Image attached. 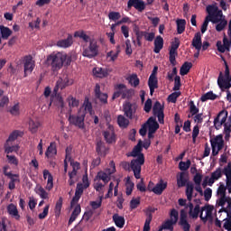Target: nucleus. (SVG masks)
Wrapping results in <instances>:
<instances>
[{"mask_svg": "<svg viewBox=\"0 0 231 231\" xmlns=\"http://www.w3.org/2000/svg\"><path fill=\"white\" fill-rule=\"evenodd\" d=\"M223 175H226V183L227 191L228 194H231V162H228L223 169L221 167L217 168L216 171L211 173V176L208 179V186L212 187L217 180L223 177Z\"/></svg>", "mask_w": 231, "mask_h": 231, "instance_id": "obj_1", "label": "nucleus"}, {"mask_svg": "<svg viewBox=\"0 0 231 231\" xmlns=\"http://www.w3.org/2000/svg\"><path fill=\"white\" fill-rule=\"evenodd\" d=\"M63 54L60 52L52 53L46 58L47 65L51 66L52 71H59L62 68Z\"/></svg>", "mask_w": 231, "mask_h": 231, "instance_id": "obj_2", "label": "nucleus"}, {"mask_svg": "<svg viewBox=\"0 0 231 231\" xmlns=\"http://www.w3.org/2000/svg\"><path fill=\"white\" fill-rule=\"evenodd\" d=\"M145 163L144 154H140L139 157L133 159L130 162V170L133 171L134 176L136 180L141 178L142 165Z\"/></svg>", "mask_w": 231, "mask_h": 231, "instance_id": "obj_3", "label": "nucleus"}, {"mask_svg": "<svg viewBox=\"0 0 231 231\" xmlns=\"http://www.w3.org/2000/svg\"><path fill=\"white\" fill-rule=\"evenodd\" d=\"M83 183H78L77 184V188H76V191H75V196L73 197L72 200H71V207L73 208L75 205H77L84 192V189H88L90 186V183L88 181V177H83Z\"/></svg>", "mask_w": 231, "mask_h": 231, "instance_id": "obj_4", "label": "nucleus"}, {"mask_svg": "<svg viewBox=\"0 0 231 231\" xmlns=\"http://www.w3.org/2000/svg\"><path fill=\"white\" fill-rule=\"evenodd\" d=\"M226 185L220 184V186L217 189V194L219 196V200L217 202L218 206L224 208L225 204L227 203V208H230L229 214L231 215V198L226 197Z\"/></svg>", "mask_w": 231, "mask_h": 231, "instance_id": "obj_5", "label": "nucleus"}, {"mask_svg": "<svg viewBox=\"0 0 231 231\" xmlns=\"http://www.w3.org/2000/svg\"><path fill=\"white\" fill-rule=\"evenodd\" d=\"M99 54V45L97 41H90V43L88 47L83 48V57L88 59H94Z\"/></svg>", "mask_w": 231, "mask_h": 231, "instance_id": "obj_6", "label": "nucleus"}, {"mask_svg": "<svg viewBox=\"0 0 231 231\" xmlns=\"http://www.w3.org/2000/svg\"><path fill=\"white\" fill-rule=\"evenodd\" d=\"M207 13L208 14V15H207L206 18L211 20L212 23H217V18L224 16L223 11L218 9L217 5H208Z\"/></svg>", "mask_w": 231, "mask_h": 231, "instance_id": "obj_7", "label": "nucleus"}, {"mask_svg": "<svg viewBox=\"0 0 231 231\" xmlns=\"http://www.w3.org/2000/svg\"><path fill=\"white\" fill-rule=\"evenodd\" d=\"M85 112H79L78 116L70 115L68 121L70 123V125L78 127L79 129L85 130Z\"/></svg>", "mask_w": 231, "mask_h": 231, "instance_id": "obj_8", "label": "nucleus"}, {"mask_svg": "<svg viewBox=\"0 0 231 231\" xmlns=\"http://www.w3.org/2000/svg\"><path fill=\"white\" fill-rule=\"evenodd\" d=\"M138 105L134 102L126 101L123 104L124 115L130 120H133L135 117Z\"/></svg>", "mask_w": 231, "mask_h": 231, "instance_id": "obj_9", "label": "nucleus"}, {"mask_svg": "<svg viewBox=\"0 0 231 231\" xmlns=\"http://www.w3.org/2000/svg\"><path fill=\"white\" fill-rule=\"evenodd\" d=\"M170 217V219H167L162 223V226L164 227V230L173 231V226L177 225L179 221V211L176 208H172Z\"/></svg>", "mask_w": 231, "mask_h": 231, "instance_id": "obj_10", "label": "nucleus"}, {"mask_svg": "<svg viewBox=\"0 0 231 231\" xmlns=\"http://www.w3.org/2000/svg\"><path fill=\"white\" fill-rule=\"evenodd\" d=\"M103 136L105 141L108 144L116 143V135L115 133V128L111 125H107V128L103 132Z\"/></svg>", "mask_w": 231, "mask_h": 231, "instance_id": "obj_11", "label": "nucleus"}, {"mask_svg": "<svg viewBox=\"0 0 231 231\" xmlns=\"http://www.w3.org/2000/svg\"><path fill=\"white\" fill-rule=\"evenodd\" d=\"M163 110L164 106L161 105L160 101H156L152 106V114L162 125L165 123V114L163 113Z\"/></svg>", "mask_w": 231, "mask_h": 231, "instance_id": "obj_12", "label": "nucleus"}, {"mask_svg": "<svg viewBox=\"0 0 231 231\" xmlns=\"http://www.w3.org/2000/svg\"><path fill=\"white\" fill-rule=\"evenodd\" d=\"M217 85L221 90H228L231 88V76L224 77L223 73L220 72L217 78Z\"/></svg>", "mask_w": 231, "mask_h": 231, "instance_id": "obj_13", "label": "nucleus"}, {"mask_svg": "<svg viewBox=\"0 0 231 231\" xmlns=\"http://www.w3.org/2000/svg\"><path fill=\"white\" fill-rule=\"evenodd\" d=\"M34 61L32 60L31 56H25L23 63V77L26 78L32 71L34 70Z\"/></svg>", "mask_w": 231, "mask_h": 231, "instance_id": "obj_14", "label": "nucleus"}, {"mask_svg": "<svg viewBox=\"0 0 231 231\" xmlns=\"http://www.w3.org/2000/svg\"><path fill=\"white\" fill-rule=\"evenodd\" d=\"M156 209L152 208H148V209L143 210L146 218L144 221V225H143V231H150L151 229V222L152 220V213H155Z\"/></svg>", "mask_w": 231, "mask_h": 231, "instance_id": "obj_15", "label": "nucleus"}, {"mask_svg": "<svg viewBox=\"0 0 231 231\" xmlns=\"http://www.w3.org/2000/svg\"><path fill=\"white\" fill-rule=\"evenodd\" d=\"M178 225L182 227L183 231H190L191 226L188 221V215L184 209L180 211V218L179 219Z\"/></svg>", "mask_w": 231, "mask_h": 231, "instance_id": "obj_16", "label": "nucleus"}, {"mask_svg": "<svg viewBox=\"0 0 231 231\" xmlns=\"http://www.w3.org/2000/svg\"><path fill=\"white\" fill-rule=\"evenodd\" d=\"M230 47H231L230 42H229V40L226 38V36L223 37L222 42L221 41L217 42V51L221 53H225L226 51H230Z\"/></svg>", "mask_w": 231, "mask_h": 231, "instance_id": "obj_17", "label": "nucleus"}, {"mask_svg": "<svg viewBox=\"0 0 231 231\" xmlns=\"http://www.w3.org/2000/svg\"><path fill=\"white\" fill-rule=\"evenodd\" d=\"M108 152L109 148L106 146V143L102 140H98L96 144V152H97V155L106 157Z\"/></svg>", "mask_w": 231, "mask_h": 231, "instance_id": "obj_18", "label": "nucleus"}, {"mask_svg": "<svg viewBox=\"0 0 231 231\" xmlns=\"http://www.w3.org/2000/svg\"><path fill=\"white\" fill-rule=\"evenodd\" d=\"M133 7L139 12H143L145 10V4L141 0H129L127 3V8L131 9Z\"/></svg>", "mask_w": 231, "mask_h": 231, "instance_id": "obj_19", "label": "nucleus"}, {"mask_svg": "<svg viewBox=\"0 0 231 231\" xmlns=\"http://www.w3.org/2000/svg\"><path fill=\"white\" fill-rule=\"evenodd\" d=\"M73 36L71 34H68L66 39H61L57 42L56 45L57 47L62 48V49H68L70 48L73 44Z\"/></svg>", "mask_w": 231, "mask_h": 231, "instance_id": "obj_20", "label": "nucleus"}, {"mask_svg": "<svg viewBox=\"0 0 231 231\" xmlns=\"http://www.w3.org/2000/svg\"><path fill=\"white\" fill-rule=\"evenodd\" d=\"M211 147H217L218 151H222L225 145L223 134H218L215 138L210 139Z\"/></svg>", "mask_w": 231, "mask_h": 231, "instance_id": "obj_21", "label": "nucleus"}, {"mask_svg": "<svg viewBox=\"0 0 231 231\" xmlns=\"http://www.w3.org/2000/svg\"><path fill=\"white\" fill-rule=\"evenodd\" d=\"M189 182V173L185 171H181L177 176V186L178 188H183L188 185Z\"/></svg>", "mask_w": 231, "mask_h": 231, "instance_id": "obj_22", "label": "nucleus"}, {"mask_svg": "<svg viewBox=\"0 0 231 231\" xmlns=\"http://www.w3.org/2000/svg\"><path fill=\"white\" fill-rule=\"evenodd\" d=\"M150 132L156 133L160 128V125L158 124L156 117H149L148 121L143 124Z\"/></svg>", "mask_w": 231, "mask_h": 231, "instance_id": "obj_23", "label": "nucleus"}, {"mask_svg": "<svg viewBox=\"0 0 231 231\" xmlns=\"http://www.w3.org/2000/svg\"><path fill=\"white\" fill-rule=\"evenodd\" d=\"M5 176L8 177L10 180L9 181V189L14 190L15 189V184L20 183V176L19 174H14V173H5Z\"/></svg>", "mask_w": 231, "mask_h": 231, "instance_id": "obj_24", "label": "nucleus"}, {"mask_svg": "<svg viewBox=\"0 0 231 231\" xmlns=\"http://www.w3.org/2000/svg\"><path fill=\"white\" fill-rule=\"evenodd\" d=\"M208 217H212V209L208 208V206L200 208L199 218L202 223H207Z\"/></svg>", "mask_w": 231, "mask_h": 231, "instance_id": "obj_25", "label": "nucleus"}, {"mask_svg": "<svg viewBox=\"0 0 231 231\" xmlns=\"http://www.w3.org/2000/svg\"><path fill=\"white\" fill-rule=\"evenodd\" d=\"M219 213H226L227 214V217L226 222H224L223 224V228L227 230V231H231V215L230 213V208H221L219 210Z\"/></svg>", "mask_w": 231, "mask_h": 231, "instance_id": "obj_26", "label": "nucleus"}, {"mask_svg": "<svg viewBox=\"0 0 231 231\" xmlns=\"http://www.w3.org/2000/svg\"><path fill=\"white\" fill-rule=\"evenodd\" d=\"M148 86L150 88V94H151V96H152V94L155 93V89L158 88V78H157V76L152 75V76L149 77Z\"/></svg>", "mask_w": 231, "mask_h": 231, "instance_id": "obj_27", "label": "nucleus"}, {"mask_svg": "<svg viewBox=\"0 0 231 231\" xmlns=\"http://www.w3.org/2000/svg\"><path fill=\"white\" fill-rule=\"evenodd\" d=\"M168 187V182H164L162 180L159 181V183H156V185L153 188V194L156 195H162L163 190H165Z\"/></svg>", "mask_w": 231, "mask_h": 231, "instance_id": "obj_28", "label": "nucleus"}, {"mask_svg": "<svg viewBox=\"0 0 231 231\" xmlns=\"http://www.w3.org/2000/svg\"><path fill=\"white\" fill-rule=\"evenodd\" d=\"M192 46L199 51H201L202 48V38H201V32H198L193 40H192Z\"/></svg>", "mask_w": 231, "mask_h": 231, "instance_id": "obj_29", "label": "nucleus"}, {"mask_svg": "<svg viewBox=\"0 0 231 231\" xmlns=\"http://www.w3.org/2000/svg\"><path fill=\"white\" fill-rule=\"evenodd\" d=\"M93 73L97 78L99 79H104L109 76V70H107V69H103L101 67L94 68Z\"/></svg>", "mask_w": 231, "mask_h": 231, "instance_id": "obj_30", "label": "nucleus"}, {"mask_svg": "<svg viewBox=\"0 0 231 231\" xmlns=\"http://www.w3.org/2000/svg\"><path fill=\"white\" fill-rule=\"evenodd\" d=\"M141 39H144V41L153 42L155 39L154 32H148L146 31H140L135 32Z\"/></svg>", "mask_w": 231, "mask_h": 231, "instance_id": "obj_31", "label": "nucleus"}, {"mask_svg": "<svg viewBox=\"0 0 231 231\" xmlns=\"http://www.w3.org/2000/svg\"><path fill=\"white\" fill-rule=\"evenodd\" d=\"M58 86H60L61 90L68 88L69 86H71L74 83V80L72 79H69L68 76L65 78H60L57 80Z\"/></svg>", "mask_w": 231, "mask_h": 231, "instance_id": "obj_32", "label": "nucleus"}, {"mask_svg": "<svg viewBox=\"0 0 231 231\" xmlns=\"http://www.w3.org/2000/svg\"><path fill=\"white\" fill-rule=\"evenodd\" d=\"M1 39L7 41L13 34V31L5 25H0Z\"/></svg>", "mask_w": 231, "mask_h": 231, "instance_id": "obj_33", "label": "nucleus"}, {"mask_svg": "<svg viewBox=\"0 0 231 231\" xmlns=\"http://www.w3.org/2000/svg\"><path fill=\"white\" fill-rule=\"evenodd\" d=\"M126 86L124 84H118L116 86V91L113 93L112 101L123 96L124 91L125 90Z\"/></svg>", "mask_w": 231, "mask_h": 231, "instance_id": "obj_34", "label": "nucleus"}, {"mask_svg": "<svg viewBox=\"0 0 231 231\" xmlns=\"http://www.w3.org/2000/svg\"><path fill=\"white\" fill-rule=\"evenodd\" d=\"M7 212L12 217H14V219L19 221L20 215H19L18 209L14 204L11 203L10 205L7 206Z\"/></svg>", "mask_w": 231, "mask_h": 231, "instance_id": "obj_35", "label": "nucleus"}, {"mask_svg": "<svg viewBox=\"0 0 231 231\" xmlns=\"http://www.w3.org/2000/svg\"><path fill=\"white\" fill-rule=\"evenodd\" d=\"M112 174H109L108 172L100 171L97 172V175L96 177V180H103L105 184L109 183V180H111V176Z\"/></svg>", "mask_w": 231, "mask_h": 231, "instance_id": "obj_36", "label": "nucleus"}, {"mask_svg": "<svg viewBox=\"0 0 231 231\" xmlns=\"http://www.w3.org/2000/svg\"><path fill=\"white\" fill-rule=\"evenodd\" d=\"M217 21L218 22L217 23V24L216 25V31L218 32H223L227 25V21L226 19V16L223 15L221 17H218Z\"/></svg>", "mask_w": 231, "mask_h": 231, "instance_id": "obj_37", "label": "nucleus"}, {"mask_svg": "<svg viewBox=\"0 0 231 231\" xmlns=\"http://www.w3.org/2000/svg\"><path fill=\"white\" fill-rule=\"evenodd\" d=\"M74 38H79L83 40L85 42L91 43V41H96L92 39L90 36L87 35L84 31H78L74 32Z\"/></svg>", "mask_w": 231, "mask_h": 231, "instance_id": "obj_38", "label": "nucleus"}, {"mask_svg": "<svg viewBox=\"0 0 231 231\" xmlns=\"http://www.w3.org/2000/svg\"><path fill=\"white\" fill-rule=\"evenodd\" d=\"M163 48V39L162 36H156L154 39V49L153 51L155 53H160V51Z\"/></svg>", "mask_w": 231, "mask_h": 231, "instance_id": "obj_39", "label": "nucleus"}, {"mask_svg": "<svg viewBox=\"0 0 231 231\" xmlns=\"http://www.w3.org/2000/svg\"><path fill=\"white\" fill-rule=\"evenodd\" d=\"M113 222L116 223V226L119 228H123L125 224V219L123 217L118 216V214H115L112 217Z\"/></svg>", "mask_w": 231, "mask_h": 231, "instance_id": "obj_40", "label": "nucleus"}, {"mask_svg": "<svg viewBox=\"0 0 231 231\" xmlns=\"http://www.w3.org/2000/svg\"><path fill=\"white\" fill-rule=\"evenodd\" d=\"M41 123L38 120L30 119L29 121V130L32 134L38 132Z\"/></svg>", "mask_w": 231, "mask_h": 231, "instance_id": "obj_41", "label": "nucleus"}, {"mask_svg": "<svg viewBox=\"0 0 231 231\" xmlns=\"http://www.w3.org/2000/svg\"><path fill=\"white\" fill-rule=\"evenodd\" d=\"M193 192H194V185L192 183H187L185 194L187 197V200L189 202L192 201Z\"/></svg>", "mask_w": 231, "mask_h": 231, "instance_id": "obj_42", "label": "nucleus"}, {"mask_svg": "<svg viewBox=\"0 0 231 231\" xmlns=\"http://www.w3.org/2000/svg\"><path fill=\"white\" fill-rule=\"evenodd\" d=\"M57 154V147L56 143H51L50 146L47 147V150L45 152V157L51 158L52 155Z\"/></svg>", "mask_w": 231, "mask_h": 231, "instance_id": "obj_43", "label": "nucleus"}, {"mask_svg": "<svg viewBox=\"0 0 231 231\" xmlns=\"http://www.w3.org/2000/svg\"><path fill=\"white\" fill-rule=\"evenodd\" d=\"M201 214V208L199 205H196L191 210H189V217L193 219H198Z\"/></svg>", "mask_w": 231, "mask_h": 231, "instance_id": "obj_44", "label": "nucleus"}, {"mask_svg": "<svg viewBox=\"0 0 231 231\" xmlns=\"http://www.w3.org/2000/svg\"><path fill=\"white\" fill-rule=\"evenodd\" d=\"M62 203H63L62 197H60V199H58L55 204V208H54V214L56 218H59L61 214Z\"/></svg>", "mask_w": 231, "mask_h": 231, "instance_id": "obj_45", "label": "nucleus"}, {"mask_svg": "<svg viewBox=\"0 0 231 231\" xmlns=\"http://www.w3.org/2000/svg\"><path fill=\"white\" fill-rule=\"evenodd\" d=\"M35 193L38 194L40 198L43 200L49 199V193L42 186H38L35 188Z\"/></svg>", "mask_w": 231, "mask_h": 231, "instance_id": "obj_46", "label": "nucleus"}, {"mask_svg": "<svg viewBox=\"0 0 231 231\" xmlns=\"http://www.w3.org/2000/svg\"><path fill=\"white\" fill-rule=\"evenodd\" d=\"M217 96L213 93V91H208L206 94L202 95L200 97V101L207 102L208 100L215 101L217 99Z\"/></svg>", "mask_w": 231, "mask_h": 231, "instance_id": "obj_47", "label": "nucleus"}, {"mask_svg": "<svg viewBox=\"0 0 231 231\" xmlns=\"http://www.w3.org/2000/svg\"><path fill=\"white\" fill-rule=\"evenodd\" d=\"M141 152H142V141L140 140L138 144L133 148L131 156L134 158H136V157L138 158L141 154H143Z\"/></svg>", "mask_w": 231, "mask_h": 231, "instance_id": "obj_48", "label": "nucleus"}, {"mask_svg": "<svg viewBox=\"0 0 231 231\" xmlns=\"http://www.w3.org/2000/svg\"><path fill=\"white\" fill-rule=\"evenodd\" d=\"M177 23V33L181 34L183 32H185V25H187V21L184 19H178L176 21Z\"/></svg>", "mask_w": 231, "mask_h": 231, "instance_id": "obj_49", "label": "nucleus"}, {"mask_svg": "<svg viewBox=\"0 0 231 231\" xmlns=\"http://www.w3.org/2000/svg\"><path fill=\"white\" fill-rule=\"evenodd\" d=\"M192 63L191 62H189V61H186L180 68V75L183 77V76H186L189 74V72L190 71L191 68H192Z\"/></svg>", "mask_w": 231, "mask_h": 231, "instance_id": "obj_50", "label": "nucleus"}, {"mask_svg": "<svg viewBox=\"0 0 231 231\" xmlns=\"http://www.w3.org/2000/svg\"><path fill=\"white\" fill-rule=\"evenodd\" d=\"M127 80L133 88H137L140 84V79L136 74H133V75L129 76Z\"/></svg>", "mask_w": 231, "mask_h": 231, "instance_id": "obj_51", "label": "nucleus"}, {"mask_svg": "<svg viewBox=\"0 0 231 231\" xmlns=\"http://www.w3.org/2000/svg\"><path fill=\"white\" fill-rule=\"evenodd\" d=\"M117 123L121 128H127V126L129 125V120L126 117H125L124 116L120 115L117 117Z\"/></svg>", "mask_w": 231, "mask_h": 231, "instance_id": "obj_52", "label": "nucleus"}, {"mask_svg": "<svg viewBox=\"0 0 231 231\" xmlns=\"http://www.w3.org/2000/svg\"><path fill=\"white\" fill-rule=\"evenodd\" d=\"M189 113H191V116H188L189 118L199 113V108L195 106L194 101H189Z\"/></svg>", "mask_w": 231, "mask_h": 231, "instance_id": "obj_53", "label": "nucleus"}, {"mask_svg": "<svg viewBox=\"0 0 231 231\" xmlns=\"http://www.w3.org/2000/svg\"><path fill=\"white\" fill-rule=\"evenodd\" d=\"M67 102L70 107H78L79 105V101L73 96H69L67 97Z\"/></svg>", "mask_w": 231, "mask_h": 231, "instance_id": "obj_54", "label": "nucleus"}, {"mask_svg": "<svg viewBox=\"0 0 231 231\" xmlns=\"http://www.w3.org/2000/svg\"><path fill=\"white\" fill-rule=\"evenodd\" d=\"M190 160H187V162H179V170H180L181 171H187L190 168Z\"/></svg>", "mask_w": 231, "mask_h": 231, "instance_id": "obj_55", "label": "nucleus"}, {"mask_svg": "<svg viewBox=\"0 0 231 231\" xmlns=\"http://www.w3.org/2000/svg\"><path fill=\"white\" fill-rule=\"evenodd\" d=\"M180 39L178 37H175L174 42L171 44L170 52L171 53H178L177 51L180 48Z\"/></svg>", "mask_w": 231, "mask_h": 231, "instance_id": "obj_56", "label": "nucleus"}, {"mask_svg": "<svg viewBox=\"0 0 231 231\" xmlns=\"http://www.w3.org/2000/svg\"><path fill=\"white\" fill-rule=\"evenodd\" d=\"M20 133H21V132L18 131V130L13 131V132L10 134V135H9L7 141H6V143H12V142H14V141L18 138V136L20 135Z\"/></svg>", "mask_w": 231, "mask_h": 231, "instance_id": "obj_57", "label": "nucleus"}, {"mask_svg": "<svg viewBox=\"0 0 231 231\" xmlns=\"http://www.w3.org/2000/svg\"><path fill=\"white\" fill-rule=\"evenodd\" d=\"M227 116H228V112H227L226 110H221V111L218 113V115H217V117H218V119H220V118L222 117L221 120H220V122H221L223 125H225L226 122Z\"/></svg>", "mask_w": 231, "mask_h": 231, "instance_id": "obj_58", "label": "nucleus"}, {"mask_svg": "<svg viewBox=\"0 0 231 231\" xmlns=\"http://www.w3.org/2000/svg\"><path fill=\"white\" fill-rule=\"evenodd\" d=\"M97 99L99 100V102L103 105H106L107 104V98L109 97V96H107L106 93H102L99 94L97 96H95Z\"/></svg>", "mask_w": 231, "mask_h": 231, "instance_id": "obj_59", "label": "nucleus"}, {"mask_svg": "<svg viewBox=\"0 0 231 231\" xmlns=\"http://www.w3.org/2000/svg\"><path fill=\"white\" fill-rule=\"evenodd\" d=\"M140 203H141L140 197H138L137 199H132L130 201V208L132 210L136 209L140 205Z\"/></svg>", "mask_w": 231, "mask_h": 231, "instance_id": "obj_60", "label": "nucleus"}, {"mask_svg": "<svg viewBox=\"0 0 231 231\" xmlns=\"http://www.w3.org/2000/svg\"><path fill=\"white\" fill-rule=\"evenodd\" d=\"M181 95L180 92H173L172 94H171L170 96H168V101L171 102V103H176L179 97Z\"/></svg>", "mask_w": 231, "mask_h": 231, "instance_id": "obj_61", "label": "nucleus"}, {"mask_svg": "<svg viewBox=\"0 0 231 231\" xmlns=\"http://www.w3.org/2000/svg\"><path fill=\"white\" fill-rule=\"evenodd\" d=\"M5 152L7 154H10L11 152H17L19 151V146L15 145V146H8V143H6L5 146Z\"/></svg>", "mask_w": 231, "mask_h": 231, "instance_id": "obj_62", "label": "nucleus"}, {"mask_svg": "<svg viewBox=\"0 0 231 231\" xmlns=\"http://www.w3.org/2000/svg\"><path fill=\"white\" fill-rule=\"evenodd\" d=\"M134 188V183L132 182L131 180H129V179H128L127 183H126V195L127 196L133 194Z\"/></svg>", "mask_w": 231, "mask_h": 231, "instance_id": "obj_63", "label": "nucleus"}, {"mask_svg": "<svg viewBox=\"0 0 231 231\" xmlns=\"http://www.w3.org/2000/svg\"><path fill=\"white\" fill-rule=\"evenodd\" d=\"M122 15L118 12H110L108 14V18L110 21H118Z\"/></svg>", "mask_w": 231, "mask_h": 231, "instance_id": "obj_64", "label": "nucleus"}]
</instances>
